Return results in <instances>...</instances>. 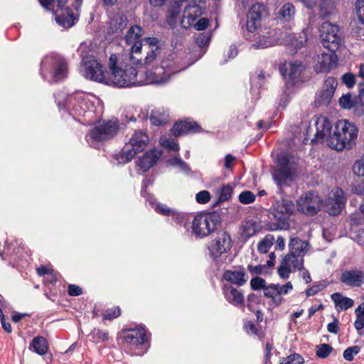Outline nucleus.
<instances>
[{
	"label": "nucleus",
	"mask_w": 364,
	"mask_h": 364,
	"mask_svg": "<svg viewBox=\"0 0 364 364\" xmlns=\"http://www.w3.org/2000/svg\"><path fill=\"white\" fill-rule=\"evenodd\" d=\"M223 277L226 281L239 286L244 284L247 280L244 270H227L225 272Z\"/></svg>",
	"instance_id": "nucleus-33"
},
{
	"label": "nucleus",
	"mask_w": 364,
	"mask_h": 364,
	"mask_svg": "<svg viewBox=\"0 0 364 364\" xmlns=\"http://www.w3.org/2000/svg\"><path fill=\"white\" fill-rule=\"evenodd\" d=\"M315 126L316 132L311 141H326L329 146V139L333 135L331 122L327 117L321 115L316 118Z\"/></svg>",
	"instance_id": "nucleus-19"
},
{
	"label": "nucleus",
	"mask_w": 364,
	"mask_h": 364,
	"mask_svg": "<svg viewBox=\"0 0 364 364\" xmlns=\"http://www.w3.org/2000/svg\"><path fill=\"white\" fill-rule=\"evenodd\" d=\"M346 201L343 191L340 188H335L326 202V211L331 215H338L344 208Z\"/></svg>",
	"instance_id": "nucleus-20"
},
{
	"label": "nucleus",
	"mask_w": 364,
	"mask_h": 364,
	"mask_svg": "<svg viewBox=\"0 0 364 364\" xmlns=\"http://www.w3.org/2000/svg\"><path fill=\"white\" fill-rule=\"evenodd\" d=\"M149 201L151 205H155L154 210L157 213L164 216L171 217L172 220L180 225L186 223L188 215L186 213L170 208L166 204L156 203V199L152 197H150Z\"/></svg>",
	"instance_id": "nucleus-21"
},
{
	"label": "nucleus",
	"mask_w": 364,
	"mask_h": 364,
	"mask_svg": "<svg viewBox=\"0 0 364 364\" xmlns=\"http://www.w3.org/2000/svg\"><path fill=\"white\" fill-rule=\"evenodd\" d=\"M48 347L46 339L42 336L35 337L30 344V348L41 355L46 353Z\"/></svg>",
	"instance_id": "nucleus-36"
},
{
	"label": "nucleus",
	"mask_w": 364,
	"mask_h": 364,
	"mask_svg": "<svg viewBox=\"0 0 364 364\" xmlns=\"http://www.w3.org/2000/svg\"><path fill=\"white\" fill-rule=\"evenodd\" d=\"M278 168L273 175L276 183L282 187L287 181L292 179L294 171L290 162V157L287 154H281L277 157Z\"/></svg>",
	"instance_id": "nucleus-15"
},
{
	"label": "nucleus",
	"mask_w": 364,
	"mask_h": 364,
	"mask_svg": "<svg viewBox=\"0 0 364 364\" xmlns=\"http://www.w3.org/2000/svg\"><path fill=\"white\" fill-rule=\"evenodd\" d=\"M277 39L270 36H264L261 37L252 46L256 49H263L273 46L277 44Z\"/></svg>",
	"instance_id": "nucleus-40"
},
{
	"label": "nucleus",
	"mask_w": 364,
	"mask_h": 364,
	"mask_svg": "<svg viewBox=\"0 0 364 364\" xmlns=\"http://www.w3.org/2000/svg\"><path fill=\"white\" fill-rule=\"evenodd\" d=\"M120 338L122 348L132 355H142L143 352H136V350H141V346L148 342L149 336L146 329L139 326L135 328L123 329Z\"/></svg>",
	"instance_id": "nucleus-5"
},
{
	"label": "nucleus",
	"mask_w": 364,
	"mask_h": 364,
	"mask_svg": "<svg viewBox=\"0 0 364 364\" xmlns=\"http://www.w3.org/2000/svg\"><path fill=\"white\" fill-rule=\"evenodd\" d=\"M258 227L255 221L250 220L244 221L241 230V237L245 240L254 236L258 232Z\"/></svg>",
	"instance_id": "nucleus-35"
},
{
	"label": "nucleus",
	"mask_w": 364,
	"mask_h": 364,
	"mask_svg": "<svg viewBox=\"0 0 364 364\" xmlns=\"http://www.w3.org/2000/svg\"><path fill=\"white\" fill-rule=\"evenodd\" d=\"M296 10L293 4L285 3L278 12V17L283 21L290 22L295 16Z\"/></svg>",
	"instance_id": "nucleus-34"
},
{
	"label": "nucleus",
	"mask_w": 364,
	"mask_h": 364,
	"mask_svg": "<svg viewBox=\"0 0 364 364\" xmlns=\"http://www.w3.org/2000/svg\"><path fill=\"white\" fill-rule=\"evenodd\" d=\"M255 198V195L250 191H242L238 197L239 201L244 205L252 203Z\"/></svg>",
	"instance_id": "nucleus-50"
},
{
	"label": "nucleus",
	"mask_w": 364,
	"mask_h": 364,
	"mask_svg": "<svg viewBox=\"0 0 364 364\" xmlns=\"http://www.w3.org/2000/svg\"><path fill=\"white\" fill-rule=\"evenodd\" d=\"M309 248V244L299 237H292L289 243V252L304 257Z\"/></svg>",
	"instance_id": "nucleus-31"
},
{
	"label": "nucleus",
	"mask_w": 364,
	"mask_h": 364,
	"mask_svg": "<svg viewBox=\"0 0 364 364\" xmlns=\"http://www.w3.org/2000/svg\"><path fill=\"white\" fill-rule=\"evenodd\" d=\"M328 285V282L325 280L320 281L317 283H315L311 287L308 288L306 290V294L307 296H311L316 295L325 288H326Z\"/></svg>",
	"instance_id": "nucleus-47"
},
{
	"label": "nucleus",
	"mask_w": 364,
	"mask_h": 364,
	"mask_svg": "<svg viewBox=\"0 0 364 364\" xmlns=\"http://www.w3.org/2000/svg\"><path fill=\"white\" fill-rule=\"evenodd\" d=\"M223 293L225 298L230 304L236 306H243L244 296L241 291L231 285H225L223 288Z\"/></svg>",
	"instance_id": "nucleus-28"
},
{
	"label": "nucleus",
	"mask_w": 364,
	"mask_h": 364,
	"mask_svg": "<svg viewBox=\"0 0 364 364\" xmlns=\"http://www.w3.org/2000/svg\"><path fill=\"white\" fill-rule=\"evenodd\" d=\"M358 94L355 95L352 109L356 116L364 114V82H360L358 85Z\"/></svg>",
	"instance_id": "nucleus-32"
},
{
	"label": "nucleus",
	"mask_w": 364,
	"mask_h": 364,
	"mask_svg": "<svg viewBox=\"0 0 364 364\" xmlns=\"http://www.w3.org/2000/svg\"><path fill=\"white\" fill-rule=\"evenodd\" d=\"M18 245L17 241L16 240L15 242H12L11 244L6 243V245L4 247L3 252L0 254L1 258L3 259H5L4 255H17L19 253L20 247H16V245Z\"/></svg>",
	"instance_id": "nucleus-49"
},
{
	"label": "nucleus",
	"mask_w": 364,
	"mask_h": 364,
	"mask_svg": "<svg viewBox=\"0 0 364 364\" xmlns=\"http://www.w3.org/2000/svg\"><path fill=\"white\" fill-rule=\"evenodd\" d=\"M292 289L293 285L290 282L282 285L271 284L264 289V296L271 299L275 306H278L284 302L282 295L289 294Z\"/></svg>",
	"instance_id": "nucleus-18"
},
{
	"label": "nucleus",
	"mask_w": 364,
	"mask_h": 364,
	"mask_svg": "<svg viewBox=\"0 0 364 364\" xmlns=\"http://www.w3.org/2000/svg\"><path fill=\"white\" fill-rule=\"evenodd\" d=\"M354 11L358 21L364 25V0H356Z\"/></svg>",
	"instance_id": "nucleus-52"
},
{
	"label": "nucleus",
	"mask_w": 364,
	"mask_h": 364,
	"mask_svg": "<svg viewBox=\"0 0 364 364\" xmlns=\"http://www.w3.org/2000/svg\"><path fill=\"white\" fill-rule=\"evenodd\" d=\"M119 129L117 120L100 122L86 134V141L90 146L96 147L98 142L114 138L117 134Z\"/></svg>",
	"instance_id": "nucleus-6"
},
{
	"label": "nucleus",
	"mask_w": 364,
	"mask_h": 364,
	"mask_svg": "<svg viewBox=\"0 0 364 364\" xmlns=\"http://www.w3.org/2000/svg\"><path fill=\"white\" fill-rule=\"evenodd\" d=\"M336 51L331 53H323L317 56L314 70L317 73H326L336 68L338 64V56Z\"/></svg>",
	"instance_id": "nucleus-23"
},
{
	"label": "nucleus",
	"mask_w": 364,
	"mask_h": 364,
	"mask_svg": "<svg viewBox=\"0 0 364 364\" xmlns=\"http://www.w3.org/2000/svg\"><path fill=\"white\" fill-rule=\"evenodd\" d=\"M81 72L82 75L87 79L109 84L106 68L93 55H87L83 58Z\"/></svg>",
	"instance_id": "nucleus-11"
},
{
	"label": "nucleus",
	"mask_w": 364,
	"mask_h": 364,
	"mask_svg": "<svg viewBox=\"0 0 364 364\" xmlns=\"http://www.w3.org/2000/svg\"><path fill=\"white\" fill-rule=\"evenodd\" d=\"M145 43L142 47V52L146 53L145 56L142 55L141 62H132L133 64L149 66L153 65L158 61V58L161 54V48L159 46V41L154 37L145 38Z\"/></svg>",
	"instance_id": "nucleus-14"
},
{
	"label": "nucleus",
	"mask_w": 364,
	"mask_h": 364,
	"mask_svg": "<svg viewBox=\"0 0 364 364\" xmlns=\"http://www.w3.org/2000/svg\"><path fill=\"white\" fill-rule=\"evenodd\" d=\"M334 94L322 88V90L317 94L316 101L319 105H328Z\"/></svg>",
	"instance_id": "nucleus-46"
},
{
	"label": "nucleus",
	"mask_w": 364,
	"mask_h": 364,
	"mask_svg": "<svg viewBox=\"0 0 364 364\" xmlns=\"http://www.w3.org/2000/svg\"><path fill=\"white\" fill-rule=\"evenodd\" d=\"M342 82L348 88H352L355 84V77L351 73H347L342 76Z\"/></svg>",
	"instance_id": "nucleus-61"
},
{
	"label": "nucleus",
	"mask_w": 364,
	"mask_h": 364,
	"mask_svg": "<svg viewBox=\"0 0 364 364\" xmlns=\"http://www.w3.org/2000/svg\"><path fill=\"white\" fill-rule=\"evenodd\" d=\"M332 351V347L328 344H321L317 346L316 355L321 358H325Z\"/></svg>",
	"instance_id": "nucleus-54"
},
{
	"label": "nucleus",
	"mask_w": 364,
	"mask_h": 364,
	"mask_svg": "<svg viewBox=\"0 0 364 364\" xmlns=\"http://www.w3.org/2000/svg\"><path fill=\"white\" fill-rule=\"evenodd\" d=\"M319 36L323 46L331 51H336L343 43L341 28L329 21H325L321 25Z\"/></svg>",
	"instance_id": "nucleus-9"
},
{
	"label": "nucleus",
	"mask_w": 364,
	"mask_h": 364,
	"mask_svg": "<svg viewBox=\"0 0 364 364\" xmlns=\"http://www.w3.org/2000/svg\"><path fill=\"white\" fill-rule=\"evenodd\" d=\"M304 358L298 353H293L284 358L279 364H302Z\"/></svg>",
	"instance_id": "nucleus-51"
},
{
	"label": "nucleus",
	"mask_w": 364,
	"mask_h": 364,
	"mask_svg": "<svg viewBox=\"0 0 364 364\" xmlns=\"http://www.w3.org/2000/svg\"><path fill=\"white\" fill-rule=\"evenodd\" d=\"M303 70V66L300 62L284 63L279 67L281 75L291 85H294L299 80Z\"/></svg>",
	"instance_id": "nucleus-25"
},
{
	"label": "nucleus",
	"mask_w": 364,
	"mask_h": 364,
	"mask_svg": "<svg viewBox=\"0 0 364 364\" xmlns=\"http://www.w3.org/2000/svg\"><path fill=\"white\" fill-rule=\"evenodd\" d=\"M150 120L152 124L161 126L168 121V114L165 112H161L159 109L152 110Z\"/></svg>",
	"instance_id": "nucleus-37"
},
{
	"label": "nucleus",
	"mask_w": 364,
	"mask_h": 364,
	"mask_svg": "<svg viewBox=\"0 0 364 364\" xmlns=\"http://www.w3.org/2000/svg\"><path fill=\"white\" fill-rule=\"evenodd\" d=\"M358 135V129L353 122L348 119L338 120L329 139V147L337 151L350 149L355 144Z\"/></svg>",
	"instance_id": "nucleus-3"
},
{
	"label": "nucleus",
	"mask_w": 364,
	"mask_h": 364,
	"mask_svg": "<svg viewBox=\"0 0 364 364\" xmlns=\"http://www.w3.org/2000/svg\"><path fill=\"white\" fill-rule=\"evenodd\" d=\"M295 210V205L291 200L285 198L276 200L272 208V213L277 223L271 230H287L289 227V219Z\"/></svg>",
	"instance_id": "nucleus-7"
},
{
	"label": "nucleus",
	"mask_w": 364,
	"mask_h": 364,
	"mask_svg": "<svg viewBox=\"0 0 364 364\" xmlns=\"http://www.w3.org/2000/svg\"><path fill=\"white\" fill-rule=\"evenodd\" d=\"M41 75L50 83L64 80L68 76L66 60L58 54L52 53L46 55L41 62Z\"/></svg>",
	"instance_id": "nucleus-4"
},
{
	"label": "nucleus",
	"mask_w": 364,
	"mask_h": 364,
	"mask_svg": "<svg viewBox=\"0 0 364 364\" xmlns=\"http://www.w3.org/2000/svg\"><path fill=\"white\" fill-rule=\"evenodd\" d=\"M65 5L63 0H59L57 4L58 9L55 12V19L56 23L64 28H68L75 24L77 17L74 14L73 11L69 9H63Z\"/></svg>",
	"instance_id": "nucleus-22"
},
{
	"label": "nucleus",
	"mask_w": 364,
	"mask_h": 364,
	"mask_svg": "<svg viewBox=\"0 0 364 364\" xmlns=\"http://www.w3.org/2000/svg\"><path fill=\"white\" fill-rule=\"evenodd\" d=\"M233 187L227 184L223 186L218 191V200L220 203L229 200L232 198Z\"/></svg>",
	"instance_id": "nucleus-41"
},
{
	"label": "nucleus",
	"mask_w": 364,
	"mask_h": 364,
	"mask_svg": "<svg viewBox=\"0 0 364 364\" xmlns=\"http://www.w3.org/2000/svg\"><path fill=\"white\" fill-rule=\"evenodd\" d=\"M220 216L215 213H202L196 215L192 222V232L198 237L210 235L216 229Z\"/></svg>",
	"instance_id": "nucleus-10"
},
{
	"label": "nucleus",
	"mask_w": 364,
	"mask_h": 364,
	"mask_svg": "<svg viewBox=\"0 0 364 364\" xmlns=\"http://www.w3.org/2000/svg\"><path fill=\"white\" fill-rule=\"evenodd\" d=\"M336 0H321V14L326 17L333 14L335 10Z\"/></svg>",
	"instance_id": "nucleus-42"
},
{
	"label": "nucleus",
	"mask_w": 364,
	"mask_h": 364,
	"mask_svg": "<svg viewBox=\"0 0 364 364\" xmlns=\"http://www.w3.org/2000/svg\"><path fill=\"white\" fill-rule=\"evenodd\" d=\"M54 97L60 109H66L70 115L83 124L92 122V118L95 114L92 100L95 98L93 95L77 91L68 96L65 104L61 102L65 97L63 92L55 94Z\"/></svg>",
	"instance_id": "nucleus-2"
},
{
	"label": "nucleus",
	"mask_w": 364,
	"mask_h": 364,
	"mask_svg": "<svg viewBox=\"0 0 364 364\" xmlns=\"http://www.w3.org/2000/svg\"><path fill=\"white\" fill-rule=\"evenodd\" d=\"M159 142L163 147L168 150L176 151L179 150L178 144L172 138L163 136L160 138Z\"/></svg>",
	"instance_id": "nucleus-48"
},
{
	"label": "nucleus",
	"mask_w": 364,
	"mask_h": 364,
	"mask_svg": "<svg viewBox=\"0 0 364 364\" xmlns=\"http://www.w3.org/2000/svg\"><path fill=\"white\" fill-rule=\"evenodd\" d=\"M121 314V310L119 307H113L110 309H107L102 315V317L105 320H112L113 318H117Z\"/></svg>",
	"instance_id": "nucleus-56"
},
{
	"label": "nucleus",
	"mask_w": 364,
	"mask_h": 364,
	"mask_svg": "<svg viewBox=\"0 0 364 364\" xmlns=\"http://www.w3.org/2000/svg\"><path fill=\"white\" fill-rule=\"evenodd\" d=\"M338 82L335 77H328L324 81L323 88L334 94Z\"/></svg>",
	"instance_id": "nucleus-57"
},
{
	"label": "nucleus",
	"mask_w": 364,
	"mask_h": 364,
	"mask_svg": "<svg viewBox=\"0 0 364 364\" xmlns=\"http://www.w3.org/2000/svg\"><path fill=\"white\" fill-rule=\"evenodd\" d=\"M210 41V36L208 33H200L196 39V43L200 48L208 46Z\"/></svg>",
	"instance_id": "nucleus-62"
},
{
	"label": "nucleus",
	"mask_w": 364,
	"mask_h": 364,
	"mask_svg": "<svg viewBox=\"0 0 364 364\" xmlns=\"http://www.w3.org/2000/svg\"><path fill=\"white\" fill-rule=\"evenodd\" d=\"M260 21L255 18H249L247 16L246 27L248 31L252 33L259 26Z\"/></svg>",
	"instance_id": "nucleus-63"
},
{
	"label": "nucleus",
	"mask_w": 364,
	"mask_h": 364,
	"mask_svg": "<svg viewBox=\"0 0 364 364\" xmlns=\"http://www.w3.org/2000/svg\"><path fill=\"white\" fill-rule=\"evenodd\" d=\"M203 14L202 7L197 4L196 1H193L186 7L183 11V17L181 23L183 27H186L185 25V21L187 19L188 25L191 26L195 20L200 16Z\"/></svg>",
	"instance_id": "nucleus-27"
},
{
	"label": "nucleus",
	"mask_w": 364,
	"mask_h": 364,
	"mask_svg": "<svg viewBox=\"0 0 364 364\" xmlns=\"http://www.w3.org/2000/svg\"><path fill=\"white\" fill-rule=\"evenodd\" d=\"M353 171L358 176H364V154L355 161L353 166Z\"/></svg>",
	"instance_id": "nucleus-53"
},
{
	"label": "nucleus",
	"mask_w": 364,
	"mask_h": 364,
	"mask_svg": "<svg viewBox=\"0 0 364 364\" xmlns=\"http://www.w3.org/2000/svg\"><path fill=\"white\" fill-rule=\"evenodd\" d=\"M197 203L200 204H205L210 200V194L208 191H201L196 196Z\"/></svg>",
	"instance_id": "nucleus-60"
},
{
	"label": "nucleus",
	"mask_w": 364,
	"mask_h": 364,
	"mask_svg": "<svg viewBox=\"0 0 364 364\" xmlns=\"http://www.w3.org/2000/svg\"><path fill=\"white\" fill-rule=\"evenodd\" d=\"M168 163L173 166L177 167L179 170L186 174H190L191 170L187 163L178 156H175L168 160Z\"/></svg>",
	"instance_id": "nucleus-38"
},
{
	"label": "nucleus",
	"mask_w": 364,
	"mask_h": 364,
	"mask_svg": "<svg viewBox=\"0 0 364 364\" xmlns=\"http://www.w3.org/2000/svg\"><path fill=\"white\" fill-rule=\"evenodd\" d=\"M264 268H265V265H261V264L256 265V266L249 264L247 266V270L252 275L261 274Z\"/></svg>",
	"instance_id": "nucleus-64"
},
{
	"label": "nucleus",
	"mask_w": 364,
	"mask_h": 364,
	"mask_svg": "<svg viewBox=\"0 0 364 364\" xmlns=\"http://www.w3.org/2000/svg\"><path fill=\"white\" fill-rule=\"evenodd\" d=\"M265 12V7L260 4H253L247 13V17L255 18L261 21L263 14Z\"/></svg>",
	"instance_id": "nucleus-43"
},
{
	"label": "nucleus",
	"mask_w": 364,
	"mask_h": 364,
	"mask_svg": "<svg viewBox=\"0 0 364 364\" xmlns=\"http://www.w3.org/2000/svg\"><path fill=\"white\" fill-rule=\"evenodd\" d=\"M274 237L272 235H267L258 244L257 249L260 253H267L273 245Z\"/></svg>",
	"instance_id": "nucleus-39"
},
{
	"label": "nucleus",
	"mask_w": 364,
	"mask_h": 364,
	"mask_svg": "<svg viewBox=\"0 0 364 364\" xmlns=\"http://www.w3.org/2000/svg\"><path fill=\"white\" fill-rule=\"evenodd\" d=\"M149 136L146 132L135 131L122 149L119 161L122 164L130 161L138 153L142 152L147 146Z\"/></svg>",
	"instance_id": "nucleus-8"
},
{
	"label": "nucleus",
	"mask_w": 364,
	"mask_h": 364,
	"mask_svg": "<svg viewBox=\"0 0 364 364\" xmlns=\"http://www.w3.org/2000/svg\"><path fill=\"white\" fill-rule=\"evenodd\" d=\"M37 272L40 276L45 274L50 276V282H53L56 280L55 277L53 275V269L50 266L41 265L37 268Z\"/></svg>",
	"instance_id": "nucleus-59"
},
{
	"label": "nucleus",
	"mask_w": 364,
	"mask_h": 364,
	"mask_svg": "<svg viewBox=\"0 0 364 364\" xmlns=\"http://www.w3.org/2000/svg\"><path fill=\"white\" fill-rule=\"evenodd\" d=\"M250 286L253 290H259L262 289L264 291V289L267 287V286H266L265 280L259 277H254L251 279Z\"/></svg>",
	"instance_id": "nucleus-55"
},
{
	"label": "nucleus",
	"mask_w": 364,
	"mask_h": 364,
	"mask_svg": "<svg viewBox=\"0 0 364 364\" xmlns=\"http://www.w3.org/2000/svg\"><path fill=\"white\" fill-rule=\"evenodd\" d=\"M160 156L161 153L157 150H149L138 159L137 165L144 171H146L156 163Z\"/></svg>",
	"instance_id": "nucleus-26"
},
{
	"label": "nucleus",
	"mask_w": 364,
	"mask_h": 364,
	"mask_svg": "<svg viewBox=\"0 0 364 364\" xmlns=\"http://www.w3.org/2000/svg\"><path fill=\"white\" fill-rule=\"evenodd\" d=\"M339 280L347 287H360L364 284V272L358 269L345 270L341 274Z\"/></svg>",
	"instance_id": "nucleus-24"
},
{
	"label": "nucleus",
	"mask_w": 364,
	"mask_h": 364,
	"mask_svg": "<svg viewBox=\"0 0 364 364\" xmlns=\"http://www.w3.org/2000/svg\"><path fill=\"white\" fill-rule=\"evenodd\" d=\"M117 55L112 54L109 58V68L111 76L109 78V84L119 87L132 86H141L149 84L162 85L168 81L170 77L179 73L183 68L173 60L167 59L161 61L160 66H156L146 72L137 71L132 66L125 68L118 66Z\"/></svg>",
	"instance_id": "nucleus-1"
},
{
	"label": "nucleus",
	"mask_w": 364,
	"mask_h": 364,
	"mask_svg": "<svg viewBox=\"0 0 364 364\" xmlns=\"http://www.w3.org/2000/svg\"><path fill=\"white\" fill-rule=\"evenodd\" d=\"M90 336L93 342L96 343L105 342L109 339L108 332L99 328H94L90 333Z\"/></svg>",
	"instance_id": "nucleus-44"
},
{
	"label": "nucleus",
	"mask_w": 364,
	"mask_h": 364,
	"mask_svg": "<svg viewBox=\"0 0 364 364\" xmlns=\"http://www.w3.org/2000/svg\"><path fill=\"white\" fill-rule=\"evenodd\" d=\"M232 247V239L226 232L218 233L217 237L208 245V250L212 259L217 260Z\"/></svg>",
	"instance_id": "nucleus-16"
},
{
	"label": "nucleus",
	"mask_w": 364,
	"mask_h": 364,
	"mask_svg": "<svg viewBox=\"0 0 364 364\" xmlns=\"http://www.w3.org/2000/svg\"><path fill=\"white\" fill-rule=\"evenodd\" d=\"M304 266V257L289 252L282 259L277 272L280 278L287 279L293 271L301 270Z\"/></svg>",
	"instance_id": "nucleus-17"
},
{
	"label": "nucleus",
	"mask_w": 364,
	"mask_h": 364,
	"mask_svg": "<svg viewBox=\"0 0 364 364\" xmlns=\"http://www.w3.org/2000/svg\"><path fill=\"white\" fill-rule=\"evenodd\" d=\"M142 29L140 26L134 25L132 26L127 31L124 41L128 50L129 51V56L131 62H141L142 61V47L144 46V39H141Z\"/></svg>",
	"instance_id": "nucleus-12"
},
{
	"label": "nucleus",
	"mask_w": 364,
	"mask_h": 364,
	"mask_svg": "<svg viewBox=\"0 0 364 364\" xmlns=\"http://www.w3.org/2000/svg\"><path fill=\"white\" fill-rule=\"evenodd\" d=\"M360 352V348L358 346L349 347L343 352V358L348 361H352L354 356Z\"/></svg>",
	"instance_id": "nucleus-58"
},
{
	"label": "nucleus",
	"mask_w": 364,
	"mask_h": 364,
	"mask_svg": "<svg viewBox=\"0 0 364 364\" xmlns=\"http://www.w3.org/2000/svg\"><path fill=\"white\" fill-rule=\"evenodd\" d=\"M354 99L355 95L348 92L339 98V105L344 109L351 110Z\"/></svg>",
	"instance_id": "nucleus-45"
},
{
	"label": "nucleus",
	"mask_w": 364,
	"mask_h": 364,
	"mask_svg": "<svg viewBox=\"0 0 364 364\" xmlns=\"http://www.w3.org/2000/svg\"><path fill=\"white\" fill-rule=\"evenodd\" d=\"M322 200L314 192L309 191L296 201L298 211L307 215H314L321 209Z\"/></svg>",
	"instance_id": "nucleus-13"
},
{
	"label": "nucleus",
	"mask_w": 364,
	"mask_h": 364,
	"mask_svg": "<svg viewBox=\"0 0 364 364\" xmlns=\"http://www.w3.org/2000/svg\"><path fill=\"white\" fill-rule=\"evenodd\" d=\"M331 299L334 304L336 311L338 312L346 311L354 305V301L352 299L343 296L340 292L332 294Z\"/></svg>",
	"instance_id": "nucleus-30"
},
{
	"label": "nucleus",
	"mask_w": 364,
	"mask_h": 364,
	"mask_svg": "<svg viewBox=\"0 0 364 364\" xmlns=\"http://www.w3.org/2000/svg\"><path fill=\"white\" fill-rule=\"evenodd\" d=\"M199 126L195 122L191 120H184L175 123L171 129L172 134L176 136H180L189 132H196Z\"/></svg>",
	"instance_id": "nucleus-29"
}]
</instances>
